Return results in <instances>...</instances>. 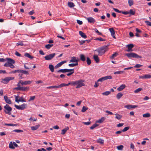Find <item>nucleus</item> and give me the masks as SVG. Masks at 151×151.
I'll return each mask as SVG.
<instances>
[{
	"label": "nucleus",
	"instance_id": "1",
	"mask_svg": "<svg viewBox=\"0 0 151 151\" xmlns=\"http://www.w3.org/2000/svg\"><path fill=\"white\" fill-rule=\"evenodd\" d=\"M107 50V47L106 46H105L98 49L97 51L99 53V55L101 56Z\"/></svg>",
	"mask_w": 151,
	"mask_h": 151
},
{
	"label": "nucleus",
	"instance_id": "2",
	"mask_svg": "<svg viewBox=\"0 0 151 151\" xmlns=\"http://www.w3.org/2000/svg\"><path fill=\"white\" fill-rule=\"evenodd\" d=\"M125 55L128 57V58H142V57L138 55L137 54L133 53L131 52L130 53H127L125 54Z\"/></svg>",
	"mask_w": 151,
	"mask_h": 151
},
{
	"label": "nucleus",
	"instance_id": "3",
	"mask_svg": "<svg viewBox=\"0 0 151 151\" xmlns=\"http://www.w3.org/2000/svg\"><path fill=\"white\" fill-rule=\"evenodd\" d=\"M4 108L6 109V110H4L6 114L10 115L11 114L10 111L12 110V108L8 104H6L4 106Z\"/></svg>",
	"mask_w": 151,
	"mask_h": 151
},
{
	"label": "nucleus",
	"instance_id": "4",
	"mask_svg": "<svg viewBox=\"0 0 151 151\" xmlns=\"http://www.w3.org/2000/svg\"><path fill=\"white\" fill-rule=\"evenodd\" d=\"M14 106L17 109L24 110L27 107V104L24 103L19 106L15 104Z\"/></svg>",
	"mask_w": 151,
	"mask_h": 151
},
{
	"label": "nucleus",
	"instance_id": "5",
	"mask_svg": "<svg viewBox=\"0 0 151 151\" xmlns=\"http://www.w3.org/2000/svg\"><path fill=\"white\" fill-rule=\"evenodd\" d=\"M15 101L16 102L18 103L19 102H26L25 99L24 98L23 96L20 97H19L18 96L15 95Z\"/></svg>",
	"mask_w": 151,
	"mask_h": 151
},
{
	"label": "nucleus",
	"instance_id": "6",
	"mask_svg": "<svg viewBox=\"0 0 151 151\" xmlns=\"http://www.w3.org/2000/svg\"><path fill=\"white\" fill-rule=\"evenodd\" d=\"M14 77H7L2 79V83L5 84H6L10 80L14 79Z\"/></svg>",
	"mask_w": 151,
	"mask_h": 151
},
{
	"label": "nucleus",
	"instance_id": "7",
	"mask_svg": "<svg viewBox=\"0 0 151 151\" xmlns=\"http://www.w3.org/2000/svg\"><path fill=\"white\" fill-rule=\"evenodd\" d=\"M112 78V77L111 76H108L104 77H102L97 80V82H102L108 79H111Z\"/></svg>",
	"mask_w": 151,
	"mask_h": 151
},
{
	"label": "nucleus",
	"instance_id": "8",
	"mask_svg": "<svg viewBox=\"0 0 151 151\" xmlns=\"http://www.w3.org/2000/svg\"><path fill=\"white\" fill-rule=\"evenodd\" d=\"M55 55V53H53L51 54L45 56V58L46 60H50L52 59L54 57Z\"/></svg>",
	"mask_w": 151,
	"mask_h": 151
},
{
	"label": "nucleus",
	"instance_id": "9",
	"mask_svg": "<svg viewBox=\"0 0 151 151\" xmlns=\"http://www.w3.org/2000/svg\"><path fill=\"white\" fill-rule=\"evenodd\" d=\"M83 81L82 80H80L78 81H77V84L76 87V88H80L81 86H84V83H83Z\"/></svg>",
	"mask_w": 151,
	"mask_h": 151
},
{
	"label": "nucleus",
	"instance_id": "10",
	"mask_svg": "<svg viewBox=\"0 0 151 151\" xmlns=\"http://www.w3.org/2000/svg\"><path fill=\"white\" fill-rule=\"evenodd\" d=\"M32 81H23L22 80H20L19 82L22 85H27L30 84L32 82Z\"/></svg>",
	"mask_w": 151,
	"mask_h": 151
},
{
	"label": "nucleus",
	"instance_id": "11",
	"mask_svg": "<svg viewBox=\"0 0 151 151\" xmlns=\"http://www.w3.org/2000/svg\"><path fill=\"white\" fill-rule=\"evenodd\" d=\"M85 18L89 23H94L95 22V19L92 17H85Z\"/></svg>",
	"mask_w": 151,
	"mask_h": 151
},
{
	"label": "nucleus",
	"instance_id": "12",
	"mask_svg": "<svg viewBox=\"0 0 151 151\" xmlns=\"http://www.w3.org/2000/svg\"><path fill=\"white\" fill-rule=\"evenodd\" d=\"M128 49L127 50V52L132 51V48L134 47V45L133 44H130L127 45Z\"/></svg>",
	"mask_w": 151,
	"mask_h": 151
},
{
	"label": "nucleus",
	"instance_id": "13",
	"mask_svg": "<svg viewBox=\"0 0 151 151\" xmlns=\"http://www.w3.org/2000/svg\"><path fill=\"white\" fill-rule=\"evenodd\" d=\"M109 30L111 33V35L113 38H115L116 37L114 35L115 32L113 28H110L109 29Z\"/></svg>",
	"mask_w": 151,
	"mask_h": 151
},
{
	"label": "nucleus",
	"instance_id": "14",
	"mask_svg": "<svg viewBox=\"0 0 151 151\" xmlns=\"http://www.w3.org/2000/svg\"><path fill=\"white\" fill-rule=\"evenodd\" d=\"M138 106L137 105H128L124 106V107L128 109H130L132 108H134L137 107Z\"/></svg>",
	"mask_w": 151,
	"mask_h": 151
},
{
	"label": "nucleus",
	"instance_id": "15",
	"mask_svg": "<svg viewBox=\"0 0 151 151\" xmlns=\"http://www.w3.org/2000/svg\"><path fill=\"white\" fill-rule=\"evenodd\" d=\"M4 98L6 103L9 104H12L11 101L10 99H8L7 96H4Z\"/></svg>",
	"mask_w": 151,
	"mask_h": 151
},
{
	"label": "nucleus",
	"instance_id": "16",
	"mask_svg": "<svg viewBox=\"0 0 151 151\" xmlns=\"http://www.w3.org/2000/svg\"><path fill=\"white\" fill-rule=\"evenodd\" d=\"M6 60L7 61V62L9 63H12L14 64L15 63V61L13 59L9 58H6Z\"/></svg>",
	"mask_w": 151,
	"mask_h": 151
},
{
	"label": "nucleus",
	"instance_id": "17",
	"mask_svg": "<svg viewBox=\"0 0 151 151\" xmlns=\"http://www.w3.org/2000/svg\"><path fill=\"white\" fill-rule=\"evenodd\" d=\"M66 61H64L61 62H60L58 63L55 66V68H58L60 67L63 64L66 63Z\"/></svg>",
	"mask_w": 151,
	"mask_h": 151
},
{
	"label": "nucleus",
	"instance_id": "18",
	"mask_svg": "<svg viewBox=\"0 0 151 151\" xmlns=\"http://www.w3.org/2000/svg\"><path fill=\"white\" fill-rule=\"evenodd\" d=\"M70 63H78V60L75 57H73L70 60Z\"/></svg>",
	"mask_w": 151,
	"mask_h": 151
},
{
	"label": "nucleus",
	"instance_id": "19",
	"mask_svg": "<svg viewBox=\"0 0 151 151\" xmlns=\"http://www.w3.org/2000/svg\"><path fill=\"white\" fill-rule=\"evenodd\" d=\"M24 55L30 59H32L34 58V57L31 55L29 53L25 52L24 53Z\"/></svg>",
	"mask_w": 151,
	"mask_h": 151
},
{
	"label": "nucleus",
	"instance_id": "20",
	"mask_svg": "<svg viewBox=\"0 0 151 151\" xmlns=\"http://www.w3.org/2000/svg\"><path fill=\"white\" fill-rule=\"evenodd\" d=\"M125 85L124 84H122L117 89L119 91H120L123 90L125 87Z\"/></svg>",
	"mask_w": 151,
	"mask_h": 151
},
{
	"label": "nucleus",
	"instance_id": "21",
	"mask_svg": "<svg viewBox=\"0 0 151 151\" xmlns=\"http://www.w3.org/2000/svg\"><path fill=\"white\" fill-rule=\"evenodd\" d=\"M79 34L82 37L84 38H86L87 37V36L85 34L81 31H79Z\"/></svg>",
	"mask_w": 151,
	"mask_h": 151
},
{
	"label": "nucleus",
	"instance_id": "22",
	"mask_svg": "<svg viewBox=\"0 0 151 151\" xmlns=\"http://www.w3.org/2000/svg\"><path fill=\"white\" fill-rule=\"evenodd\" d=\"M69 129V127H67L65 128L64 129H62V132L61 133V134H65L66 131Z\"/></svg>",
	"mask_w": 151,
	"mask_h": 151
},
{
	"label": "nucleus",
	"instance_id": "23",
	"mask_svg": "<svg viewBox=\"0 0 151 151\" xmlns=\"http://www.w3.org/2000/svg\"><path fill=\"white\" fill-rule=\"evenodd\" d=\"M57 73H65L67 72V69H60L57 71Z\"/></svg>",
	"mask_w": 151,
	"mask_h": 151
},
{
	"label": "nucleus",
	"instance_id": "24",
	"mask_svg": "<svg viewBox=\"0 0 151 151\" xmlns=\"http://www.w3.org/2000/svg\"><path fill=\"white\" fill-rule=\"evenodd\" d=\"M93 58L96 63H98L99 61V59L98 56L97 55H94L93 56Z\"/></svg>",
	"mask_w": 151,
	"mask_h": 151
},
{
	"label": "nucleus",
	"instance_id": "25",
	"mask_svg": "<svg viewBox=\"0 0 151 151\" xmlns=\"http://www.w3.org/2000/svg\"><path fill=\"white\" fill-rule=\"evenodd\" d=\"M105 119L104 117H101L100 119H99L96 122L99 123H101L104 122V121L105 120Z\"/></svg>",
	"mask_w": 151,
	"mask_h": 151
},
{
	"label": "nucleus",
	"instance_id": "26",
	"mask_svg": "<svg viewBox=\"0 0 151 151\" xmlns=\"http://www.w3.org/2000/svg\"><path fill=\"white\" fill-rule=\"evenodd\" d=\"M40 127V125H37L35 126H32L31 127V129L32 130H35L37 129Z\"/></svg>",
	"mask_w": 151,
	"mask_h": 151
},
{
	"label": "nucleus",
	"instance_id": "27",
	"mask_svg": "<svg viewBox=\"0 0 151 151\" xmlns=\"http://www.w3.org/2000/svg\"><path fill=\"white\" fill-rule=\"evenodd\" d=\"M49 68L51 72H53L54 71V67L53 65L51 64L49 65Z\"/></svg>",
	"mask_w": 151,
	"mask_h": 151
},
{
	"label": "nucleus",
	"instance_id": "28",
	"mask_svg": "<svg viewBox=\"0 0 151 151\" xmlns=\"http://www.w3.org/2000/svg\"><path fill=\"white\" fill-rule=\"evenodd\" d=\"M19 73H23L24 74H29V73L28 71L24 70H19Z\"/></svg>",
	"mask_w": 151,
	"mask_h": 151
},
{
	"label": "nucleus",
	"instance_id": "29",
	"mask_svg": "<svg viewBox=\"0 0 151 151\" xmlns=\"http://www.w3.org/2000/svg\"><path fill=\"white\" fill-rule=\"evenodd\" d=\"M68 6L70 8H72L75 6L74 3L72 2H68Z\"/></svg>",
	"mask_w": 151,
	"mask_h": 151
},
{
	"label": "nucleus",
	"instance_id": "30",
	"mask_svg": "<svg viewBox=\"0 0 151 151\" xmlns=\"http://www.w3.org/2000/svg\"><path fill=\"white\" fill-rule=\"evenodd\" d=\"M29 87H21V86L20 91H26L28 90Z\"/></svg>",
	"mask_w": 151,
	"mask_h": 151
},
{
	"label": "nucleus",
	"instance_id": "31",
	"mask_svg": "<svg viewBox=\"0 0 151 151\" xmlns=\"http://www.w3.org/2000/svg\"><path fill=\"white\" fill-rule=\"evenodd\" d=\"M81 60L83 61H84L86 60V58L85 56L83 54H81L80 55Z\"/></svg>",
	"mask_w": 151,
	"mask_h": 151
},
{
	"label": "nucleus",
	"instance_id": "32",
	"mask_svg": "<svg viewBox=\"0 0 151 151\" xmlns=\"http://www.w3.org/2000/svg\"><path fill=\"white\" fill-rule=\"evenodd\" d=\"M97 142L98 143H99L101 145L103 144L104 143V140L101 138L99 139L97 141Z\"/></svg>",
	"mask_w": 151,
	"mask_h": 151
},
{
	"label": "nucleus",
	"instance_id": "33",
	"mask_svg": "<svg viewBox=\"0 0 151 151\" xmlns=\"http://www.w3.org/2000/svg\"><path fill=\"white\" fill-rule=\"evenodd\" d=\"M142 116L143 117L148 118L150 117L151 115L149 113H147L143 114Z\"/></svg>",
	"mask_w": 151,
	"mask_h": 151
},
{
	"label": "nucleus",
	"instance_id": "34",
	"mask_svg": "<svg viewBox=\"0 0 151 151\" xmlns=\"http://www.w3.org/2000/svg\"><path fill=\"white\" fill-rule=\"evenodd\" d=\"M115 118L118 120L122 118V116L119 115V114H115Z\"/></svg>",
	"mask_w": 151,
	"mask_h": 151
},
{
	"label": "nucleus",
	"instance_id": "35",
	"mask_svg": "<svg viewBox=\"0 0 151 151\" xmlns=\"http://www.w3.org/2000/svg\"><path fill=\"white\" fill-rule=\"evenodd\" d=\"M21 85L20 83L19 82L17 84V87H16L14 88V89H16L18 90H20L21 86H20Z\"/></svg>",
	"mask_w": 151,
	"mask_h": 151
},
{
	"label": "nucleus",
	"instance_id": "36",
	"mask_svg": "<svg viewBox=\"0 0 151 151\" xmlns=\"http://www.w3.org/2000/svg\"><path fill=\"white\" fill-rule=\"evenodd\" d=\"M47 89H56L58 88L57 86H54L47 87Z\"/></svg>",
	"mask_w": 151,
	"mask_h": 151
},
{
	"label": "nucleus",
	"instance_id": "37",
	"mask_svg": "<svg viewBox=\"0 0 151 151\" xmlns=\"http://www.w3.org/2000/svg\"><path fill=\"white\" fill-rule=\"evenodd\" d=\"M145 79H149L151 78V75L149 74H147L144 75V77Z\"/></svg>",
	"mask_w": 151,
	"mask_h": 151
},
{
	"label": "nucleus",
	"instance_id": "38",
	"mask_svg": "<svg viewBox=\"0 0 151 151\" xmlns=\"http://www.w3.org/2000/svg\"><path fill=\"white\" fill-rule=\"evenodd\" d=\"M128 2L129 6H131L133 5L134 2L133 0H129Z\"/></svg>",
	"mask_w": 151,
	"mask_h": 151
},
{
	"label": "nucleus",
	"instance_id": "39",
	"mask_svg": "<svg viewBox=\"0 0 151 151\" xmlns=\"http://www.w3.org/2000/svg\"><path fill=\"white\" fill-rule=\"evenodd\" d=\"M78 63H71L68 65V66L70 67H73L77 66L78 65Z\"/></svg>",
	"mask_w": 151,
	"mask_h": 151
},
{
	"label": "nucleus",
	"instance_id": "40",
	"mask_svg": "<svg viewBox=\"0 0 151 151\" xmlns=\"http://www.w3.org/2000/svg\"><path fill=\"white\" fill-rule=\"evenodd\" d=\"M124 148V146L122 145H120L117 147V148L118 150H122Z\"/></svg>",
	"mask_w": 151,
	"mask_h": 151
},
{
	"label": "nucleus",
	"instance_id": "41",
	"mask_svg": "<svg viewBox=\"0 0 151 151\" xmlns=\"http://www.w3.org/2000/svg\"><path fill=\"white\" fill-rule=\"evenodd\" d=\"M98 126H99L98 124H96V123H95L94 124H93L92 126L91 127H90V129H94L96 127H97Z\"/></svg>",
	"mask_w": 151,
	"mask_h": 151
},
{
	"label": "nucleus",
	"instance_id": "42",
	"mask_svg": "<svg viewBox=\"0 0 151 151\" xmlns=\"http://www.w3.org/2000/svg\"><path fill=\"white\" fill-rule=\"evenodd\" d=\"M53 46V44H47L45 45V47L47 49H50Z\"/></svg>",
	"mask_w": 151,
	"mask_h": 151
},
{
	"label": "nucleus",
	"instance_id": "43",
	"mask_svg": "<svg viewBox=\"0 0 151 151\" xmlns=\"http://www.w3.org/2000/svg\"><path fill=\"white\" fill-rule=\"evenodd\" d=\"M118 55L117 52H115L110 57V58L111 59H113L114 57H116Z\"/></svg>",
	"mask_w": 151,
	"mask_h": 151
},
{
	"label": "nucleus",
	"instance_id": "44",
	"mask_svg": "<svg viewBox=\"0 0 151 151\" xmlns=\"http://www.w3.org/2000/svg\"><path fill=\"white\" fill-rule=\"evenodd\" d=\"M94 40H98L100 41H104L105 40L103 39L102 38H101L100 37L95 39Z\"/></svg>",
	"mask_w": 151,
	"mask_h": 151
},
{
	"label": "nucleus",
	"instance_id": "45",
	"mask_svg": "<svg viewBox=\"0 0 151 151\" xmlns=\"http://www.w3.org/2000/svg\"><path fill=\"white\" fill-rule=\"evenodd\" d=\"M88 109V108L84 106H83L82 109L81 110V111L83 112H84L86 111Z\"/></svg>",
	"mask_w": 151,
	"mask_h": 151
},
{
	"label": "nucleus",
	"instance_id": "46",
	"mask_svg": "<svg viewBox=\"0 0 151 151\" xmlns=\"http://www.w3.org/2000/svg\"><path fill=\"white\" fill-rule=\"evenodd\" d=\"M86 62L88 65H90L91 63V60L88 57L87 58Z\"/></svg>",
	"mask_w": 151,
	"mask_h": 151
},
{
	"label": "nucleus",
	"instance_id": "47",
	"mask_svg": "<svg viewBox=\"0 0 151 151\" xmlns=\"http://www.w3.org/2000/svg\"><path fill=\"white\" fill-rule=\"evenodd\" d=\"M129 14H130L132 15H134L135 13V11H133L132 9H130L129 11Z\"/></svg>",
	"mask_w": 151,
	"mask_h": 151
},
{
	"label": "nucleus",
	"instance_id": "48",
	"mask_svg": "<svg viewBox=\"0 0 151 151\" xmlns=\"http://www.w3.org/2000/svg\"><path fill=\"white\" fill-rule=\"evenodd\" d=\"M77 81L71 82V86H75L77 85Z\"/></svg>",
	"mask_w": 151,
	"mask_h": 151
},
{
	"label": "nucleus",
	"instance_id": "49",
	"mask_svg": "<svg viewBox=\"0 0 151 151\" xmlns=\"http://www.w3.org/2000/svg\"><path fill=\"white\" fill-rule=\"evenodd\" d=\"M129 128L130 127H126L123 129L122 130L123 132H124L129 129Z\"/></svg>",
	"mask_w": 151,
	"mask_h": 151
},
{
	"label": "nucleus",
	"instance_id": "50",
	"mask_svg": "<svg viewBox=\"0 0 151 151\" xmlns=\"http://www.w3.org/2000/svg\"><path fill=\"white\" fill-rule=\"evenodd\" d=\"M142 90V88H139L136 89L134 91V92L135 93H137L139 92L140 91H141Z\"/></svg>",
	"mask_w": 151,
	"mask_h": 151
},
{
	"label": "nucleus",
	"instance_id": "51",
	"mask_svg": "<svg viewBox=\"0 0 151 151\" xmlns=\"http://www.w3.org/2000/svg\"><path fill=\"white\" fill-rule=\"evenodd\" d=\"M58 88H60L66 86H65V83H62L60 85H59L57 86Z\"/></svg>",
	"mask_w": 151,
	"mask_h": 151
},
{
	"label": "nucleus",
	"instance_id": "52",
	"mask_svg": "<svg viewBox=\"0 0 151 151\" xmlns=\"http://www.w3.org/2000/svg\"><path fill=\"white\" fill-rule=\"evenodd\" d=\"M9 148L12 149H14L15 148V147L13 146L12 142H11L9 143Z\"/></svg>",
	"mask_w": 151,
	"mask_h": 151
},
{
	"label": "nucleus",
	"instance_id": "53",
	"mask_svg": "<svg viewBox=\"0 0 151 151\" xmlns=\"http://www.w3.org/2000/svg\"><path fill=\"white\" fill-rule=\"evenodd\" d=\"M13 132H15L17 133H19L23 132V131L20 129H15L12 131Z\"/></svg>",
	"mask_w": 151,
	"mask_h": 151
},
{
	"label": "nucleus",
	"instance_id": "54",
	"mask_svg": "<svg viewBox=\"0 0 151 151\" xmlns=\"http://www.w3.org/2000/svg\"><path fill=\"white\" fill-rule=\"evenodd\" d=\"M67 72H72L73 73L74 72V69H67Z\"/></svg>",
	"mask_w": 151,
	"mask_h": 151
},
{
	"label": "nucleus",
	"instance_id": "55",
	"mask_svg": "<svg viewBox=\"0 0 151 151\" xmlns=\"http://www.w3.org/2000/svg\"><path fill=\"white\" fill-rule=\"evenodd\" d=\"M123 73V71H120L115 72L114 73V74H119Z\"/></svg>",
	"mask_w": 151,
	"mask_h": 151
},
{
	"label": "nucleus",
	"instance_id": "56",
	"mask_svg": "<svg viewBox=\"0 0 151 151\" xmlns=\"http://www.w3.org/2000/svg\"><path fill=\"white\" fill-rule=\"evenodd\" d=\"M24 45L23 43L22 42H19L18 43H17V46H23Z\"/></svg>",
	"mask_w": 151,
	"mask_h": 151
},
{
	"label": "nucleus",
	"instance_id": "57",
	"mask_svg": "<svg viewBox=\"0 0 151 151\" xmlns=\"http://www.w3.org/2000/svg\"><path fill=\"white\" fill-rule=\"evenodd\" d=\"M35 96H31L29 99L28 100V101L29 102L33 100L35 98Z\"/></svg>",
	"mask_w": 151,
	"mask_h": 151
},
{
	"label": "nucleus",
	"instance_id": "58",
	"mask_svg": "<svg viewBox=\"0 0 151 151\" xmlns=\"http://www.w3.org/2000/svg\"><path fill=\"white\" fill-rule=\"evenodd\" d=\"M113 9L116 12L119 13H121L122 11L119 10L117 9L113 8Z\"/></svg>",
	"mask_w": 151,
	"mask_h": 151
},
{
	"label": "nucleus",
	"instance_id": "59",
	"mask_svg": "<svg viewBox=\"0 0 151 151\" xmlns=\"http://www.w3.org/2000/svg\"><path fill=\"white\" fill-rule=\"evenodd\" d=\"M145 22L147 25L151 26V22L147 21H145Z\"/></svg>",
	"mask_w": 151,
	"mask_h": 151
},
{
	"label": "nucleus",
	"instance_id": "60",
	"mask_svg": "<svg viewBox=\"0 0 151 151\" xmlns=\"http://www.w3.org/2000/svg\"><path fill=\"white\" fill-rule=\"evenodd\" d=\"M142 66V65H141L139 64H137L136 65H135L134 67L135 68H139Z\"/></svg>",
	"mask_w": 151,
	"mask_h": 151
},
{
	"label": "nucleus",
	"instance_id": "61",
	"mask_svg": "<svg viewBox=\"0 0 151 151\" xmlns=\"http://www.w3.org/2000/svg\"><path fill=\"white\" fill-rule=\"evenodd\" d=\"M15 54L17 56L19 57L21 56V54H20L18 52L16 51L15 52Z\"/></svg>",
	"mask_w": 151,
	"mask_h": 151
},
{
	"label": "nucleus",
	"instance_id": "62",
	"mask_svg": "<svg viewBox=\"0 0 151 151\" xmlns=\"http://www.w3.org/2000/svg\"><path fill=\"white\" fill-rule=\"evenodd\" d=\"M14 64H12V63H9V67H10L11 68H14L15 67H14V65H13Z\"/></svg>",
	"mask_w": 151,
	"mask_h": 151
},
{
	"label": "nucleus",
	"instance_id": "63",
	"mask_svg": "<svg viewBox=\"0 0 151 151\" xmlns=\"http://www.w3.org/2000/svg\"><path fill=\"white\" fill-rule=\"evenodd\" d=\"M77 23L79 25H81L83 24V22L82 21L79 20H77Z\"/></svg>",
	"mask_w": 151,
	"mask_h": 151
},
{
	"label": "nucleus",
	"instance_id": "64",
	"mask_svg": "<svg viewBox=\"0 0 151 151\" xmlns=\"http://www.w3.org/2000/svg\"><path fill=\"white\" fill-rule=\"evenodd\" d=\"M35 13V11L34 10H32V11L29 12V13H28V14L29 15H32V14H34Z\"/></svg>",
	"mask_w": 151,
	"mask_h": 151
}]
</instances>
